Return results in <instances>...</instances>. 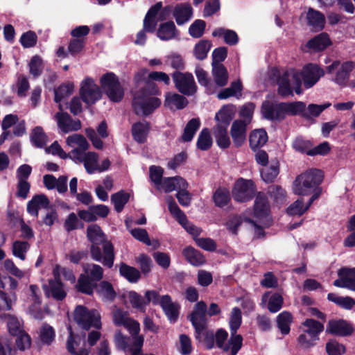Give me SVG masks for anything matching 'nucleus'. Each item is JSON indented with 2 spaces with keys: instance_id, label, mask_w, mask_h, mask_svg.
<instances>
[{
  "instance_id": "58",
  "label": "nucleus",
  "mask_w": 355,
  "mask_h": 355,
  "mask_svg": "<svg viewBox=\"0 0 355 355\" xmlns=\"http://www.w3.org/2000/svg\"><path fill=\"white\" fill-rule=\"evenodd\" d=\"M129 302L132 306L135 309L144 311L146 309L145 299L141 295L135 291H131L128 293Z\"/></svg>"
},
{
  "instance_id": "50",
  "label": "nucleus",
  "mask_w": 355,
  "mask_h": 355,
  "mask_svg": "<svg viewBox=\"0 0 355 355\" xmlns=\"http://www.w3.org/2000/svg\"><path fill=\"white\" fill-rule=\"evenodd\" d=\"M96 291L98 294L103 295L110 301H113L116 295L112 284L107 281H102L99 284L97 283Z\"/></svg>"
},
{
  "instance_id": "36",
  "label": "nucleus",
  "mask_w": 355,
  "mask_h": 355,
  "mask_svg": "<svg viewBox=\"0 0 355 355\" xmlns=\"http://www.w3.org/2000/svg\"><path fill=\"white\" fill-rule=\"evenodd\" d=\"M185 185L186 180L180 176L166 178L160 184L166 193H170L174 190L178 191L180 187H184Z\"/></svg>"
},
{
  "instance_id": "26",
  "label": "nucleus",
  "mask_w": 355,
  "mask_h": 355,
  "mask_svg": "<svg viewBox=\"0 0 355 355\" xmlns=\"http://www.w3.org/2000/svg\"><path fill=\"white\" fill-rule=\"evenodd\" d=\"M293 322V316L287 311H282L276 318L277 327L283 336L289 334Z\"/></svg>"
},
{
  "instance_id": "61",
  "label": "nucleus",
  "mask_w": 355,
  "mask_h": 355,
  "mask_svg": "<svg viewBox=\"0 0 355 355\" xmlns=\"http://www.w3.org/2000/svg\"><path fill=\"white\" fill-rule=\"evenodd\" d=\"M19 42L24 48H31L36 45L37 36L34 31H28L21 35Z\"/></svg>"
},
{
  "instance_id": "62",
  "label": "nucleus",
  "mask_w": 355,
  "mask_h": 355,
  "mask_svg": "<svg viewBox=\"0 0 355 355\" xmlns=\"http://www.w3.org/2000/svg\"><path fill=\"white\" fill-rule=\"evenodd\" d=\"M188 183L186 181V185L184 187H180L176 193V198L179 203L183 207H187L191 204V196L187 191Z\"/></svg>"
},
{
  "instance_id": "21",
  "label": "nucleus",
  "mask_w": 355,
  "mask_h": 355,
  "mask_svg": "<svg viewBox=\"0 0 355 355\" xmlns=\"http://www.w3.org/2000/svg\"><path fill=\"white\" fill-rule=\"evenodd\" d=\"M176 23L182 26L189 21L193 15V8L189 3H178L173 11Z\"/></svg>"
},
{
  "instance_id": "54",
  "label": "nucleus",
  "mask_w": 355,
  "mask_h": 355,
  "mask_svg": "<svg viewBox=\"0 0 355 355\" xmlns=\"http://www.w3.org/2000/svg\"><path fill=\"white\" fill-rule=\"evenodd\" d=\"M206 22L202 19H196L189 26V33L193 38L201 37L205 30Z\"/></svg>"
},
{
  "instance_id": "17",
  "label": "nucleus",
  "mask_w": 355,
  "mask_h": 355,
  "mask_svg": "<svg viewBox=\"0 0 355 355\" xmlns=\"http://www.w3.org/2000/svg\"><path fill=\"white\" fill-rule=\"evenodd\" d=\"M236 111V106L232 104L223 105L216 113L214 120L216 123L214 127L228 128L231 121L234 117Z\"/></svg>"
},
{
  "instance_id": "24",
  "label": "nucleus",
  "mask_w": 355,
  "mask_h": 355,
  "mask_svg": "<svg viewBox=\"0 0 355 355\" xmlns=\"http://www.w3.org/2000/svg\"><path fill=\"white\" fill-rule=\"evenodd\" d=\"M268 137L263 128L252 130L249 136L250 147L253 151H256L264 146L268 141Z\"/></svg>"
},
{
  "instance_id": "11",
  "label": "nucleus",
  "mask_w": 355,
  "mask_h": 355,
  "mask_svg": "<svg viewBox=\"0 0 355 355\" xmlns=\"http://www.w3.org/2000/svg\"><path fill=\"white\" fill-rule=\"evenodd\" d=\"M300 74L304 87L308 89L317 84L325 71L318 64L310 62L303 66Z\"/></svg>"
},
{
  "instance_id": "15",
  "label": "nucleus",
  "mask_w": 355,
  "mask_h": 355,
  "mask_svg": "<svg viewBox=\"0 0 355 355\" xmlns=\"http://www.w3.org/2000/svg\"><path fill=\"white\" fill-rule=\"evenodd\" d=\"M338 275L339 278L333 283L334 286L355 291V268L343 267L338 270Z\"/></svg>"
},
{
  "instance_id": "30",
  "label": "nucleus",
  "mask_w": 355,
  "mask_h": 355,
  "mask_svg": "<svg viewBox=\"0 0 355 355\" xmlns=\"http://www.w3.org/2000/svg\"><path fill=\"white\" fill-rule=\"evenodd\" d=\"M306 19L308 24L316 31H322L324 28L325 17L320 11L309 8L307 12Z\"/></svg>"
},
{
  "instance_id": "23",
  "label": "nucleus",
  "mask_w": 355,
  "mask_h": 355,
  "mask_svg": "<svg viewBox=\"0 0 355 355\" xmlns=\"http://www.w3.org/2000/svg\"><path fill=\"white\" fill-rule=\"evenodd\" d=\"M161 94V91L157 85L149 79L145 85L133 94L132 99L141 100L144 98L156 97Z\"/></svg>"
},
{
  "instance_id": "60",
  "label": "nucleus",
  "mask_w": 355,
  "mask_h": 355,
  "mask_svg": "<svg viewBox=\"0 0 355 355\" xmlns=\"http://www.w3.org/2000/svg\"><path fill=\"white\" fill-rule=\"evenodd\" d=\"M29 72L34 78L40 76L43 70L42 60L39 55L32 57L29 62Z\"/></svg>"
},
{
  "instance_id": "27",
  "label": "nucleus",
  "mask_w": 355,
  "mask_h": 355,
  "mask_svg": "<svg viewBox=\"0 0 355 355\" xmlns=\"http://www.w3.org/2000/svg\"><path fill=\"white\" fill-rule=\"evenodd\" d=\"M189 104V101L186 97L183 95H180L176 93L171 94L168 92L165 96L164 106L173 108V105L175 107L177 110H182L186 107Z\"/></svg>"
},
{
  "instance_id": "59",
  "label": "nucleus",
  "mask_w": 355,
  "mask_h": 355,
  "mask_svg": "<svg viewBox=\"0 0 355 355\" xmlns=\"http://www.w3.org/2000/svg\"><path fill=\"white\" fill-rule=\"evenodd\" d=\"M137 262L139 265L141 274L142 273L144 276H146L150 272L153 262L149 256L144 253L141 254L137 258Z\"/></svg>"
},
{
  "instance_id": "53",
  "label": "nucleus",
  "mask_w": 355,
  "mask_h": 355,
  "mask_svg": "<svg viewBox=\"0 0 355 355\" xmlns=\"http://www.w3.org/2000/svg\"><path fill=\"white\" fill-rule=\"evenodd\" d=\"M54 329L48 324H44L40 329V338L44 345H50L55 339Z\"/></svg>"
},
{
  "instance_id": "52",
  "label": "nucleus",
  "mask_w": 355,
  "mask_h": 355,
  "mask_svg": "<svg viewBox=\"0 0 355 355\" xmlns=\"http://www.w3.org/2000/svg\"><path fill=\"white\" fill-rule=\"evenodd\" d=\"M73 91V85L68 83L60 85L54 90V101L55 103H60L63 98L69 96Z\"/></svg>"
},
{
  "instance_id": "47",
  "label": "nucleus",
  "mask_w": 355,
  "mask_h": 355,
  "mask_svg": "<svg viewBox=\"0 0 355 355\" xmlns=\"http://www.w3.org/2000/svg\"><path fill=\"white\" fill-rule=\"evenodd\" d=\"M30 248L31 245L27 241L17 240L12 243V252L15 257L24 261Z\"/></svg>"
},
{
  "instance_id": "28",
  "label": "nucleus",
  "mask_w": 355,
  "mask_h": 355,
  "mask_svg": "<svg viewBox=\"0 0 355 355\" xmlns=\"http://www.w3.org/2000/svg\"><path fill=\"white\" fill-rule=\"evenodd\" d=\"M302 325L306 327L304 333H306L313 340H319V335L324 330V324L312 318L306 319Z\"/></svg>"
},
{
  "instance_id": "32",
  "label": "nucleus",
  "mask_w": 355,
  "mask_h": 355,
  "mask_svg": "<svg viewBox=\"0 0 355 355\" xmlns=\"http://www.w3.org/2000/svg\"><path fill=\"white\" fill-rule=\"evenodd\" d=\"M178 30L173 21L160 24L157 30V36L162 40H170L176 35Z\"/></svg>"
},
{
  "instance_id": "34",
  "label": "nucleus",
  "mask_w": 355,
  "mask_h": 355,
  "mask_svg": "<svg viewBox=\"0 0 355 355\" xmlns=\"http://www.w3.org/2000/svg\"><path fill=\"white\" fill-rule=\"evenodd\" d=\"M212 199L216 207L223 208L231 201L230 192L227 188L219 187L214 192Z\"/></svg>"
},
{
  "instance_id": "33",
  "label": "nucleus",
  "mask_w": 355,
  "mask_h": 355,
  "mask_svg": "<svg viewBox=\"0 0 355 355\" xmlns=\"http://www.w3.org/2000/svg\"><path fill=\"white\" fill-rule=\"evenodd\" d=\"M119 274L130 283H137L141 279V272L136 268L130 266L124 262L119 266Z\"/></svg>"
},
{
  "instance_id": "57",
  "label": "nucleus",
  "mask_w": 355,
  "mask_h": 355,
  "mask_svg": "<svg viewBox=\"0 0 355 355\" xmlns=\"http://www.w3.org/2000/svg\"><path fill=\"white\" fill-rule=\"evenodd\" d=\"M279 173V168L278 165H271L268 167H266L261 172L262 180L267 182L271 183L275 181Z\"/></svg>"
},
{
  "instance_id": "41",
  "label": "nucleus",
  "mask_w": 355,
  "mask_h": 355,
  "mask_svg": "<svg viewBox=\"0 0 355 355\" xmlns=\"http://www.w3.org/2000/svg\"><path fill=\"white\" fill-rule=\"evenodd\" d=\"M30 139L34 146L42 148L46 144L48 137L41 126H36L32 130Z\"/></svg>"
},
{
  "instance_id": "51",
  "label": "nucleus",
  "mask_w": 355,
  "mask_h": 355,
  "mask_svg": "<svg viewBox=\"0 0 355 355\" xmlns=\"http://www.w3.org/2000/svg\"><path fill=\"white\" fill-rule=\"evenodd\" d=\"M212 143V139L209 129L207 128H203L197 140V148L201 150H208L211 148Z\"/></svg>"
},
{
  "instance_id": "29",
  "label": "nucleus",
  "mask_w": 355,
  "mask_h": 355,
  "mask_svg": "<svg viewBox=\"0 0 355 355\" xmlns=\"http://www.w3.org/2000/svg\"><path fill=\"white\" fill-rule=\"evenodd\" d=\"M243 84L241 80L238 79L231 83L230 86L227 88L221 89L217 94L218 99H227L232 96L239 98L241 96L243 90Z\"/></svg>"
},
{
  "instance_id": "43",
  "label": "nucleus",
  "mask_w": 355,
  "mask_h": 355,
  "mask_svg": "<svg viewBox=\"0 0 355 355\" xmlns=\"http://www.w3.org/2000/svg\"><path fill=\"white\" fill-rule=\"evenodd\" d=\"M327 300L347 310H351L355 306V300L349 296L339 297L335 293H329L327 295Z\"/></svg>"
},
{
  "instance_id": "6",
  "label": "nucleus",
  "mask_w": 355,
  "mask_h": 355,
  "mask_svg": "<svg viewBox=\"0 0 355 355\" xmlns=\"http://www.w3.org/2000/svg\"><path fill=\"white\" fill-rule=\"evenodd\" d=\"M187 318L194 328L196 340L201 341V334L207 328L208 323L206 302H197Z\"/></svg>"
},
{
  "instance_id": "44",
  "label": "nucleus",
  "mask_w": 355,
  "mask_h": 355,
  "mask_svg": "<svg viewBox=\"0 0 355 355\" xmlns=\"http://www.w3.org/2000/svg\"><path fill=\"white\" fill-rule=\"evenodd\" d=\"M130 194L121 190L111 196V202L113 203L114 209L117 213H120L123 209L125 205L128 202Z\"/></svg>"
},
{
  "instance_id": "9",
  "label": "nucleus",
  "mask_w": 355,
  "mask_h": 355,
  "mask_svg": "<svg viewBox=\"0 0 355 355\" xmlns=\"http://www.w3.org/2000/svg\"><path fill=\"white\" fill-rule=\"evenodd\" d=\"M172 78L175 88L182 94L192 96L196 92L197 86L191 73L175 71L172 73Z\"/></svg>"
},
{
  "instance_id": "64",
  "label": "nucleus",
  "mask_w": 355,
  "mask_h": 355,
  "mask_svg": "<svg viewBox=\"0 0 355 355\" xmlns=\"http://www.w3.org/2000/svg\"><path fill=\"white\" fill-rule=\"evenodd\" d=\"M305 212L303 198L297 199L286 209V213L290 216H302Z\"/></svg>"
},
{
  "instance_id": "14",
  "label": "nucleus",
  "mask_w": 355,
  "mask_h": 355,
  "mask_svg": "<svg viewBox=\"0 0 355 355\" xmlns=\"http://www.w3.org/2000/svg\"><path fill=\"white\" fill-rule=\"evenodd\" d=\"M325 332L334 336L347 337L353 334L354 328L344 319H331L327 324Z\"/></svg>"
},
{
  "instance_id": "40",
  "label": "nucleus",
  "mask_w": 355,
  "mask_h": 355,
  "mask_svg": "<svg viewBox=\"0 0 355 355\" xmlns=\"http://www.w3.org/2000/svg\"><path fill=\"white\" fill-rule=\"evenodd\" d=\"M214 336L216 346L222 349L224 352L230 351L229 355H232V345L230 343V339L227 344H225L228 337L227 331L223 328H220L216 330Z\"/></svg>"
},
{
  "instance_id": "39",
  "label": "nucleus",
  "mask_w": 355,
  "mask_h": 355,
  "mask_svg": "<svg viewBox=\"0 0 355 355\" xmlns=\"http://www.w3.org/2000/svg\"><path fill=\"white\" fill-rule=\"evenodd\" d=\"M212 35L218 37H223L225 42L230 46L236 45L239 42L238 35L233 30L218 28L214 30Z\"/></svg>"
},
{
  "instance_id": "8",
  "label": "nucleus",
  "mask_w": 355,
  "mask_h": 355,
  "mask_svg": "<svg viewBox=\"0 0 355 355\" xmlns=\"http://www.w3.org/2000/svg\"><path fill=\"white\" fill-rule=\"evenodd\" d=\"M242 323V313L239 307H234L231 311L229 325L230 329V343L232 345V355H236L243 346V337L237 334Z\"/></svg>"
},
{
  "instance_id": "55",
  "label": "nucleus",
  "mask_w": 355,
  "mask_h": 355,
  "mask_svg": "<svg viewBox=\"0 0 355 355\" xmlns=\"http://www.w3.org/2000/svg\"><path fill=\"white\" fill-rule=\"evenodd\" d=\"M58 121V125L62 132L67 133L70 132V126L72 119L67 112H58L55 114Z\"/></svg>"
},
{
  "instance_id": "18",
  "label": "nucleus",
  "mask_w": 355,
  "mask_h": 355,
  "mask_svg": "<svg viewBox=\"0 0 355 355\" xmlns=\"http://www.w3.org/2000/svg\"><path fill=\"white\" fill-rule=\"evenodd\" d=\"M160 306L170 322L175 323L178 321L180 306L178 302H173L169 295L166 294L161 297Z\"/></svg>"
},
{
  "instance_id": "38",
  "label": "nucleus",
  "mask_w": 355,
  "mask_h": 355,
  "mask_svg": "<svg viewBox=\"0 0 355 355\" xmlns=\"http://www.w3.org/2000/svg\"><path fill=\"white\" fill-rule=\"evenodd\" d=\"M227 129L222 127H214L213 128V135L216 144L221 149L228 148L231 144Z\"/></svg>"
},
{
  "instance_id": "37",
  "label": "nucleus",
  "mask_w": 355,
  "mask_h": 355,
  "mask_svg": "<svg viewBox=\"0 0 355 355\" xmlns=\"http://www.w3.org/2000/svg\"><path fill=\"white\" fill-rule=\"evenodd\" d=\"M200 127V121L198 118H193L189 120L184 129L183 134L180 141L183 142L191 141Z\"/></svg>"
},
{
  "instance_id": "25",
  "label": "nucleus",
  "mask_w": 355,
  "mask_h": 355,
  "mask_svg": "<svg viewBox=\"0 0 355 355\" xmlns=\"http://www.w3.org/2000/svg\"><path fill=\"white\" fill-rule=\"evenodd\" d=\"M182 255L194 266H200L206 263V259L202 253L191 246L186 247L182 251Z\"/></svg>"
},
{
  "instance_id": "20",
  "label": "nucleus",
  "mask_w": 355,
  "mask_h": 355,
  "mask_svg": "<svg viewBox=\"0 0 355 355\" xmlns=\"http://www.w3.org/2000/svg\"><path fill=\"white\" fill-rule=\"evenodd\" d=\"M253 211L254 216L257 218H263L270 214V209L269 202L264 193H257L255 196Z\"/></svg>"
},
{
  "instance_id": "45",
  "label": "nucleus",
  "mask_w": 355,
  "mask_h": 355,
  "mask_svg": "<svg viewBox=\"0 0 355 355\" xmlns=\"http://www.w3.org/2000/svg\"><path fill=\"white\" fill-rule=\"evenodd\" d=\"M212 46L211 41L208 40H200L194 46L193 55L198 60H205Z\"/></svg>"
},
{
  "instance_id": "48",
  "label": "nucleus",
  "mask_w": 355,
  "mask_h": 355,
  "mask_svg": "<svg viewBox=\"0 0 355 355\" xmlns=\"http://www.w3.org/2000/svg\"><path fill=\"white\" fill-rule=\"evenodd\" d=\"M49 285L51 295L55 300L62 301L66 297L67 293L64 290V284L59 277L54 280H50Z\"/></svg>"
},
{
  "instance_id": "46",
  "label": "nucleus",
  "mask_w": 355,
  "mask_h": 355,
  "mask_svg": "<svg viewBox=\"0 0 355 355\" xmlns=\"http://www.w3.org/2000/svg\"><path fill=\"white\" fill-rule=\"evenodd\" d=\"M67 142L69 145L76 144L78 146V148L73 150V152L78 154H80L83 151L87 150L89 147V144L86 138L82 135L74 134L69 136L67 139Z\"/></svg>"
},
{
  "instance_id": "22",
  "label": "nucleus",
  "mask_w": 355,
  "mask_h": 355,
  "mask_svg": "<svg viewBox=\"0 0 355 355\" xmlns=\"http://www.w3.org/2000/svg\"><path fill=\"white\" fill-rule=\"evenodd\" d=\"M150 130V124L148 121H138L132 124L131 133L133 139L138 144H144Z\"/></svg>"
},
{
  "instance_id": "12",
  "label": "nucleus",
  "mask_w": 355,
  "mask_h": 355,
  "mask_svg": "<svg viewBox=\"0 0 355 355\" xmlns=\"http://www.w3.org/2000/svg\"><path fill=\"white\" fill-rule=\"evenodd\" d=\"M354 68V64L352 61H346L340 64V61L336 60L326 67V71L329 74L336 72V76L334 78V82L339 85L345 86Z\"/></svg>"
},
{
  "instance_id": "56",
  "label": "nucleus",
  "mask_w": 355,
  "mask_h": 355,
  "mask_svg": "<svg viewBox=\"0 0 355 355\" xmlns=\"http://www.w3.org/2000/svg\"><path fill=\"white\" fill-rule=\"evenodd\" d=\"M325 348L328 355H343L346 352L345 347L334 339L326 343Z\"/></svg>"
},
{
  "instance_id": "4",
  "label": "nucleus",
  "mask_w": 355,
  "mask_h": 355,
  "mask_svg": "<svg viewBox=\"0 0 355 355\" xmlns=\"http://www.w3.org/2000/svg\"><path fill=\"white\" fill-rule=\"evenodd\" d=\"M100 88L112 102L119 103L123 100L124 89L114 73H104L100 78Z\"/></svg>"
},
{
  "instance_id": "16",
  "label": "nucleus",
  "mask_w": 355,
  "mask_h": 355,
  "mask_svg": "<svg viewBox=\"0 0 355 355\" xmlns=\"http://www.w3.org/2000/svg\"><path fill=\"white\" fill-rule=\"evenodd\" d=\"M230 135L232 138L234 146L236 148L241 147L246 141L247 123L242 119H236L233 121Z\"/></svg>"
},
{
  "instance_id": "10",
  "label": "nucleus",
  "mask_w": 355,
  "mask_h": 355,
  "mask_svg": "<svg viewBox=\"0 0 355 355\" xmlns=\"http://www.w3.org/2000/svg\"><path fill=\"white\" fill-rule=\"evenodd\" d=\"M81 100L88 105L95 104L102 98V91L92 78H86L80 85Z\"/></svg>"
},
{
  "instance_id": "42",
  "label": "nucleus",
  "mask_w": 355,
  "mask_h": 355,
  "mask_svg": "<svg viewBox=\"0 0 355 355\" xmlns=\"http://www.w3.org/2000/svg\"><path fill=\"white\" fill-rule=\"evenodd\" d=\"M83 268L85 275L89 276V278L94 282L98 283L103 277V269L98 264L95 263H85L83 264Z\"/></svg>"
},
{
  "instance_id": "13",
  "label": "nucleus",
  "mask_w": 355,
  "mask_h": 355,
  "mask_svg": "<svg viewBox=\"0 0 355 355\" xmlns=\"http://www.w3.org/2000/svg\"><path fill=\"white\" fill-rule=\"evenodd\" d=\"M162 101L158 97L144 98L141 100L132 99V107L135 114L148 116L160 107Z\"/></svg>"
},
{
  "instance_id": "2",
  "label": "nucleus",
  "mask_w": 355,
  "mask_h": 355,
  "mask_svg": "<svg viewBox=\"0 0 355 355\" xmlns=\"http://www.w3.org/2000/svg\"><path fill=\"white\" fill-rule=\"evenodd\" d=\"M87 237L91 243L89 253L91 258L108 268H111L114 261V248L112 242L107 240L101 227L97 224L89 225Z\"/></svg>"
},
{
  "instance_id": "3",
  "label": "nucleus",
  "mask_w": 355,
  "mask_h": 355,
  "mask_svg": "<svg viewBox=\"0 0 355 355\" xmlns=\"http://www.w3.org/2000/svg\"><path fill=\"white\" fill-rule=\"evenodd\" d=\"M324 179L322 170L311 168L298 175L293 182V191L298 196L310 195L318 189L322 193L320 187Z\"/></svg>"
},
{
  "instance_id": "35",
  "label": "nucleus",
  "mask_w": 355,
  "mask_h": 355,
  "mask_svg": "<svg viewBox=\"0 0 355 355\" xmlns=\"http://www.w3.org/2000/svg\"><path fill=\"white\" fill-rule=\"evenodd\" d=\"M212 76L216 85L223 87L227 84L229 75L224 64L211 65Z\"/></svg>"
},
{
  "instance_id": "19",
  "label": "nucleus",
  "mask_w": 355,
  "mask_h": 355,
  "mask_svg": "<svg viewBox=\"0 0 355 355\" xmlns=\"http://www.w3.org/2000/svg\"><path fill=\"white\" fill-rule=\"evenodd\" d=\"M332 44L328 33L322 32L310 39L305 44L311 52L318 53L324 51Z\"/></svg>"
},
{
  "instance_id": "7",
  "label": "nucleus",
  "mask_w": 355,
  "mask_h": 355,
  "mask_svg": "<svg viewBox=\"0 0 355 355\" xmlns=\"http://www.w3.org/2000/svg\"><path fill=\"white\" fill-rule=\"evenodd\" d=\"M232 193L236 202H246L257 196V186L252 180L239 178L234 184Z\"/></svg>"
},
{
  "instance_id": "1",
  "label": "nucleus",
  "mask_w": 355,
  "mask_h": 355,
  "mask_svg": "<svg viewBox=\"0 0 355 355\" xmlns=\"http://www.w3.org/2000/svg\"><path fill=\"white\" fill-rule=\"evenodd\" d=\"M331 106L330 103L322 105L309 104L307 107L302 101L272 103L268 101L263 102L261 112L265 119L270 121H281L285 119L287 115H300L306 120L313 117H318L327 108Z\"/></svg>"
},
{
  "instance_id": "63",
  "label": "nucleus",
  "mask_w": 355,
  "mask_h": 355,
  "mask_svg": "<svg viewBox=\"0 0 355 355\" xmlns=\"http://www.w3.org/2000/svg\"><path fill=\"white\" fill-rule=\"evenodd\" d=\"M282 296L280 294L275 293L272 295L269 299L268 309L271 313H277L282 309Z\"/></svg>"
},
{
  "instance_id": "5",
  "label": "nucleus",
  "mask_w": 355,
  "mask_h": 355,
  "mask_svg": "<svg viewBox=\"0 0 355 355\" xmlns=\"http://www.w3.org/2000/svg\"><path fill=\"white\" fill-rule=\"evenodd\" d=\"M73 320L77 324L84 330L94 327L101 328V316L96 309L89 310L86 306L78 305L73 313Z\"/></svg>"
},
{
  "instance_id": "49",
  "label": "nucleus",
  "mask_w": 355,
  "mask_h": 355,
  "mask_svg": "<svg viewBox=\"0 0 355 355\" xmlns=\"http://www.w3.org/2000/svg\"><path fill=\"white\" fill-rule=\"evenodd\" d=\"M277 93L282 98L293 96V89L287 74H284L277 79Z\"/></svg>"
},
{
  "instance_id": "31",
  "label": "nucleus",
  "mask_w": 355,
  "mask_h": 355,
  "mask_svg": "<svg viewBox=\"0 0 355 355\" xmlns=\"http://www.w3.org/2000/svg\"><path fill=\"white\" fill-rule=\"evenodd\" d=\"M76 286L77 290L81 293L92 295L94 289L96 290L97 286V283L92 280L89 277L85 274H81L78 279Z\"/></svg>"
}]
</instances>
